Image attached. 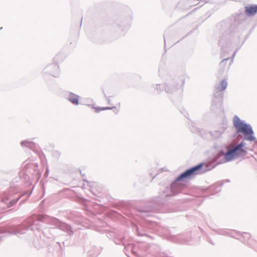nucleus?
<instances>
[{"label": "nucleus", "mask_w": 257, "mask_h": 257, "mask_svg": "<svg viewBox=\"0 0 257 257\" xmlns=\"http://www.w3.org/2000/svg\"><path fill=\"white\" fill-rule=\"evenodd\" d=\"M233 124L237 129V132L244 134L245 136V139L249 141H253L255 140V138L252 136L253 131L251 127L242 122L238 117L235 116L234 117Z\"/></svg>", "instance_id": "1"}, {"label": "nucleus", "mask_w": 257, "mask_h": 257, "mask_svg": "<svg viewBox=\"0 0 257 257\" xmlns=\"http://www.w3.org/2000/svg\"><path fill=\"white\" fill-rule=\"evenodd\" d=\"M244 146V144L242 142L230 150H228L224 155L226 161H230L237 157L245 155L246 151L243 148Z\"/></svg>", "instance_id": "2"}, {"label": "nucleus", "mask_w": 257, "mask_h": 257, "mask_svg": "<svg viewBox=\"0 0 257 257\" xmlns=\"http://www.w3.org/2000/svg\"><path fill=\"white\" fill-rule=\"evenodd\" d=\"M202 166L203 164H200L190 169L187 170L178 177L177 180L180 181L184 178H190L195 175L199 174Z\"/></svg>", "instance_id": "3"}, {"label": "nucleus", "mask_w": 257, "mask_h": 257, "mask_svg": "<svg viewBox=\"0 0 257 257\" xmlns=\"http://www.w3.org/2000/svg\"><path fill=\"white\" fill-rule=\"evenodd\" d=\"M245 11L247 16H253L257 13V6H247L245 8Z\"/></svg>", "instance_id": "4"}, {"label": "nucleus", "mask_w": 257, "mask_h": 257, "mask_svg": "<svg viewBox=\"0 0 257 257\" xmlns=\"http://www.w3.org/2000/svg\"><path fill=\"white\" fill-rule=\"evenodd\" d=\"M227 86V83L224 80H222L216 87L217 92L222 91L225 89Z\"/></svg>", "instance_id": "5"}, {"label": "nucleus", "mask_w": 257, "mask_h": 257, "mask_svg": "<svg viewBox=\"0 0 257 257\" xmlns=\"http://www.w3.org/2000/svg\"><path fill=\"white\" fill-rule=\"evenodd\" d=\"M68 100L76 105H78L79 103L78 96L74 94H70Z\"/></svg>", "instance_id": "6"}, {"label": "nucleus", "mask_w": 257, "mask_h": 257, "mask_svg": "<svg viewBox=\"0 0 257 257\" xmlns=\"http://www.w3.org/2000/svg\"><path fill=\"white\" fill-rule=\"evenodd\" d=\"M112 108V107H93L94 111L96 113H98V112H100V111L107 110V109H111Z\"/></svg>", "instance_id": "7"}]
</instances>
